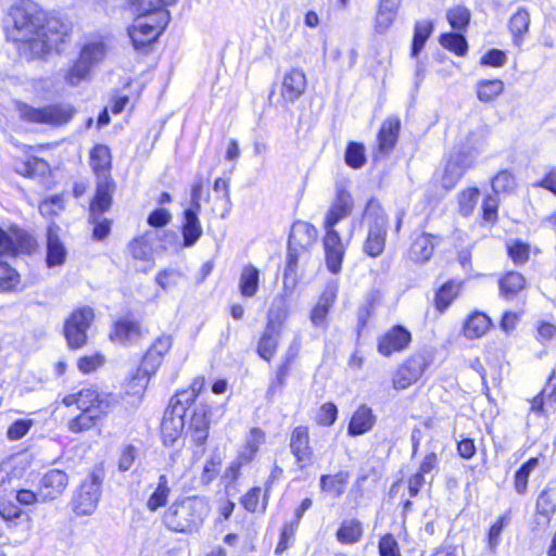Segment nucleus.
I'll use <instances>...</instances> for the list:
<instances>
[{
  "label": "nucleus",
  "instance_id": "obj_1",
  "mask_svg": "<svg viewBox=\"0 0 556 556\" xmlns=\"http://www.w3.org/2000/svg\"><path fill=\"white\" fill-rule=\"evenodd\" d=\"M8 18L12 23L8 36L17 43L18 53L27 60L42 56L58 47L68 33V26L61 18L48 16L31 0L14 3Z\"/></svg>",
  "mask_w": 556,
  "mask_h": 556
},
{
  "label": "nucleus",
  "instance_id": "obj_2",
  "mask_svg": "<svg viewBox=\"0 0 556 556\" xmlns=\"http://www.w3.org/2000/svg\"><path fill=\"white\" fill-rule=\"evenodd\" d=\"M174 0H130L134 11L138 14L128 35L134 48L144 51L163 31L169 22L166 7Z\"/></svg>",
  "mask_w": 556,
  "mask_h": 556
},
{
  "label": "nucleus",
  "instance_id": "obj_3",
  "mask_svg": "<svg viewBox=\"0 0 556 556\" xmlns=\"http://www.w3.org/2000/svg\"><path fill=\"white\" fill-rule=\"evenodd\" d=\"M365 215L369 223L363 249L367 255L377 257L382 254L386 247L388 218L379 202L375 200L368 201Z\"/></svg>",
  "mask_w": 556,
  "mask_h": 556
},
{
  "label": "nucleus",
  "instance_id": "obj_4",
  "mask_svg": "<svg viewBox=\"0 0 556 556\" xmlns=\"http://www.w3.org/2000/svg\"><path fill=\"white\" fill-rule=\"evenodd\" d=\"M20 117L28 123L61 126L68 123L74 115V108L70 104H50L34 108L20 102L17 104Z\"/></svg>",
  "mask_w": 556,
  "mask_h": 556
},
{
  "label": "nucleus",
  "instance_id": "obj_5",
  "mask_svg": "<svg viewBox=\"0 0 556 556\" xmlns=\"http://www.w3.org/2000/svg\"><path fill=\"white\" fill-rule=\"evenodd\" d=\"M94 318L93 308L81 306L72 312L64 324V336L71 349H79L87 343V330Z\"/></svg>",
  "mask_w": 556,
  "mask_h": 556
},
{
  "label": "nucleus",
  "instance_id": "obj_6",
  "mask_svg": "<svg viewBox=\"0 0 556 556\" xmlns=\"http://www.w3.org/2000/svg\"><path fill=\"white\" fill-rule=\"evenodd\" d=\"M101 484L96 475L88 476L80 483L72 500V508L77 516H90L96 511L101 498Z\"/></svg>",
  "mask_w": 556,
  "mask_h": 556
},
{
  "label": "nucleus",
  "instance_id": "obj_7",
  "mask_svg": "<svg viewBox=\"0 0 556 556\" xmlns=\"http://www.w3.org/2000/svg\"><path fill=\"white\" fill-rule=\"evenodd\" d=\"M478 146L479 140L475 138L464 147V151H460L459 154L452 156L447 161L441 178V184L445 189L450 190L454 188L465 172L472 166L473 159L469 153L471 150H477Z\"/></svg>",
  "mask_w": 556,
  "mask_h": 556
},
{
  "label": "nucleus",
  "instance_id": "obj_8",
  "mask_svg": "<svg viewBox=\"0 0 556 556\" xmlns=\"http://www.w3.org/2000/svg\"><path fill=\"white\" fill-rule=\"evenodd\" d=\"M208 409L206 406L195 407L191 414L188 409L185 410L181 418L182 430L186 437H190L191 441L197 444L198 447H202L208 435Z\"/></svg>",
  "mask_w": 556,
  "mask_h": 556
},
{
  "label": "nucleus",
  "instance_id": "obj_9",
  "mask_svg": "<svg viewBox=\"0 0 556 556\" xmlns=\"http://www.w3.org/2000/svg\"><path fill=\"white\" fill-rule=\"evenodd\" d=\"M427 366L428 361L424 354L412 355L394 372L393 388L396 390L407 389L422 376Z\"/></svg>",
  "mask_w": 556,
  "mask_h": 556
},
{
  "label": "nucleus",
  "instance_id": "obj_10",
  "mask_svg": "<svg viewBox=\"0 0 556 556\" xmlns=\"http://www.w3.org/2000/svg\"><path fill=\"white\" fill-rule=\"evenodd\" d=\"M118 404V397L112 393L100 394L93 387L78 391V409L98 412L108 415Z\"/></svg>",
  "mask_w": 556,
  "mask_h": 556
},
{
  "label": "nucleus",
  "instance_id": "obj_11",
  "mask_svg": "<svg viewBox=\"0 0 556 556\" xmlns=\"http://www.w3.org/2000/svg\"><path fill=\"white\" fill-rule=\"evenodd\" d=\"M70 483L68 475L60 469H50L39 481L40 502L58 500L65 492Z\"/></svg>",
  "mask_w": 556,
  "mask_h": 556
},
{
  "label": "nucleus",
  "instance_id": "obj_12",
  "mask_svg": "<svg viewBox=\"0 0 556 556\" xmlns=\"http://www.w3.org/2000/svg\"><path fill=\"white\" fill-rule=\"evenodd\" d=\"M326 233L323 240L327 268L332 274L341 270L346 247L342 242L339 232L334 228H325Z\"/></svg>",
  "mask_w": 556,
  "mask_h": 556
},
{
  "label": "nucleus",
  "instance_id": "obj_13",
  "mask_svg": "<svg viewBox=\"0 0 556 556\" xmlns=\"http://www.w3.org/2000/svg\"><path fill=\"white\" fill-rule=\"evenodd\" d=\"M14 244L8 233L0 229V258L13 253ZM20 285L18 273L9 266L7 262L0 260V291H11Z\"/></svg>",
  "mask_w": 556,
  "mask_h": 556
},
{
  "label": "nucleus",
  "instance_id": "obj_14",
  "mask_svg": "<svg viewBox=\"0 0 556 556\" xmlns=\"http://www.w3.org/2000/svg\"><path fill=\"white\" fill-rule=\"evenodd\" d=\"M144 332L139 321L125 317L114 324L110 332V339L121 345L128 346L137 344L143 338Z\"/></svg>",
  "mask_w": 556,
  "mask_h": 556
},
{
  "label": "nucleus",
  "instance_id": "obj_15",
  "mask_svg": "<svg viewBox=\"0 0 556 556\" xmlns=\"http://www.w3.org/2000/svg\"><path fill=\"white\" fill-rule=\"evenodd\" d=\"M412 341L410 332L403 326H393L378 340V352L390 356L395 352L405 350Z\"/></svg>",
  "mask_w": 556,
  "mask_h": 556
},
{
  "label": "nucleus",
  "instance_id": "obj_16",
  "mask_svg": "<svg viewBox=\"0 0 556 556\" xmlns=\"http://www.w3.org/2000/svg\"><path fill=\"white\" fill-rule=\"evenodd\" d=\"M306 85V75L303 70L293 67L287 71L282 76L279 91L282 100L293 103L304 93Z\"/></svg>",
  "mask_w": 556,
  "mask_h": 556
},
{
  "label": "nucleus",
  "instance_id": "obj_17",
  "mask_svg": "<svg viewBox=\"0 0 556 556\" xmlns=\"http://www.w3.org/2000/svg\"><path fill=\"white\" fill-rule=\"evenodd\" d=\"M290 451L295 457L300 469H303L313 459V448L309 445L308 428L299 426L293 429L290 437Z\"/></svg>",
  "mask_w": 556,
  "mask_h": 556
},
{
  "label": "nucleus",
  "instance_id": "obj_18",
  "mask_svg": "<svg viewBox=\"0 0 556 556\" xmlns=\"http://www.w3.org/2000/svg\"><path fill=\"white\" fill-rule=\"evenodd\" d=\"M353 210L352 195L341 187L337 188L336 198L326 214L324 227L334 228V226L343 218L348 217Z\"/></svg>",
  "mask_w": 556,
  "mask_h": 556
},
{
  "label": "nucleus",
  "instance_id": "obj_19",
  "mask_svg": "<svg viewBox=\"0 0 556 556\" xmlns=\"http://www.w3.org/2000/svg\"><path fill=\"white\" fill-rule=\"evenodd\" d=\"M317 239V229L307 222H295L289 235V242L291 249L299 248L300 250L307 251Z\"/></svg>",
  "mask_w": 556,
  "mask_h": 556
},
{
  "label": "nucleus",
  "instance_id": "obj_20",
  "mask_svg": "<svg viewBox=\"0 0 556 556\" xmlns=\"http://www.w3.org/2000/svg\"><path fill=\"white\" fill-rule=\"evenodd\" d=\"M198 210L185 208L181 220L182 247H193L201 238L203 230Z\"/></svg>",
  "mask_w": 556,
  "mask_h": 556
},
{
  "label": "nucleus",
  "instance_id": "obj_21",
  "mask_svg": "<svg viewBox=\"0 0 556 556\" xmlns=\"http://www.w3.org/2000/svg\"><path fill=\"white\" fill-rule=\"evenodd\" d=\"M67 251L59 237V227L51 225L47 232V266H62L66 261Z\"/></svg>",
  "mask_w": 556,
  "mask_h": 556
},
{
  "label": "nucleus",
  "instance_id": "obj_22",
  "mask_svg": "<svg viewBox=\"0 0 556 556\" xmlns=\"http://www.w3.org/2000/svg\"><path fill=\"white\" fill-rule=\"evenodd\" d=\"M400 128L401 122L396 116H390L382 123L378 134V149L381 153L388 154L393 150L397 142Z\"/></svg>",
  "mask_w": 556,
  "mask_h": 556
},
{
  "label": "nucleus",
  "instance_id": "obj_23",
  "mask_svg": "<svg viewBox=\"0 0 556 556\" xmlns=\"http://www.w3.org/2000/svg\"><path fill=\"white\" fill-rule=\"evenodd\" d=\"M112 190V179L104 177L102 180L97 181L96 194L90 203V216H102V214L111 207Z\"/></svg>",
  "mask_w": 556,
  "mask_h": 556
},
{
  "label": "nucleus",
  "instance_id": "obj_24",
  "mask_svg": "<svg viewBox=\"0 0 556 556\" xmlns=\"http://www.w3.org/2000/svg\"><path fill=\"white\" fill-rule=\"evenodd\" d=\"M25 472V466L18 457H11L0 464V490L7 491L18 482Z\"/></svg>",
  "mask_w": 556,
  "mask_h": 556
},
{
  "label": "nucleus",
  "instance_id": "obj_25",
  "mask_svg": "<svg viewBox=\"0 0 556 556\" xmlns=\"http://www.w3.org/2000/svg\"><path fill=\"white\" fill-rule=\"evenodd\" d=\"M375 424L376 416L372 409L367 405H361L350 420L348 433L352 437L362 435L370 431Z\"/></svg>",
  "mask_w": 556,
  "mask_h": 556
},
{
  "label": "nucleus",
  "instance_id": "obj_26",
  "mask_svg": "<svg viewBox=\"0 0 556 556\" xmlns=\"http://www.w3.org/2000/svg\"><path fill=\"white\" fill-rule=\"evenodd\" d=\"M90 164L97 175V181L102 180L104 177L111 179L109 170L111 167V155L108 147L98 144L90 153Z\"/></svg>",
  "mask_w": 556,
  "mask_h": 556
},
{
  "label": "nucleus",
  "instance_id": "obj_27",
  "mask_svg": "<svg viewBox=\"0 0 556 556\" xmlns=\"http://www.w3.org/2000/svg\"><path fill=\"white\" fill-rule=\"evenodd\" d=\"M260 286V270L252 264L244 265L239 278V291L244 298H253Z\"/></svg>",
  "mask_w": 556,
  "mask_h": 556
},
{
  "label": "nucleus",
  "instance_id": "obj_28",
  "mask_svg": "<svg viewBox=\"0 0 556 556\" xmlns=\"http://www.w3.org/2000/svg\"><path fill=\"white\" fill-rule=\"evenodd\" d=\"M156 237V231L146 232L143 236L134 239L129 245V252L134 258L140 261H148L153 256L154 248L153 241Z\"/></svg>",
  "mask_w": 556,
  "mask_h": 556
},
{
  "label": "nucleus",
  "instance_id": "obj_29",
  "mask_svg": "<svg viewBox=\"0 0 556 556\" xmlns=\"http://www.w3.org/2000/svg\"><path fill=\"white\" fill-rule=\"evenodd\" d=\"M491 319L484 313L476 312L465 321L463 331L468 339L480 338L489 330Z\"/></svg>",
  "mask_w": 556,
  "mask_h": 556
},
{
  "label": "nucleus",
  "instance_id": "obj_30",
  "mask_svg": "<svg viewBox=\"0 0 556 556\" xmlns=\"http://www.w3.org/2000/svg\"><path fill=\"white\" fill-rule=\"evenodd\" d=\"M462 283L455 280H448L437 292L434 296V305L438 311L443 313L458 296Z\"/></svg>",
  "mask_w": 556,
  "mask_h": 556
},
{
  "label": "nucleus",
  "instance_id": "obj_31",
  "mask_svg": "<svg viewBox=\"0 0 556 556\" xmlns=\"http://www.w3.org/2000/svg\"><path fill=\"white\" fill-rule=\"evenodd\" d=\"M305 251L299 248L291 249L288 244V256L283 276V290L285 292H291L296 285V266L299 258Z\"/></svg>",
  "mask_w": 556,
  "mask_h": 556
},
{
  "label": "nucleus",
  "instance_id": "obj_32",
  "mask_svg": "<svg viewBox=\"0 0 556 556\" xmlns=\"http://www.w3.org/2000/svg\"><path fill=\"white\" fill-rule=\"evenodd\" d=\"M349 477V472L346 471H339L334 475H323L320 477V489L324 492L339 497L344 493Z\"/></svg>",
  "mask_w": 556,
  "mask_h": 556
},
{
  "label": "nucleus",
  "instance_id": "obj_33",
  "mask_svg": "<svg viewBox=\"0 0 556 556\" xmlns=\"http://www.w3.org/2000/svg\"><path fill=\"white\" fill-rule=\"evenodd\" d=\"M433 251L432 236L422 233L414 240L409 250V257L415 262H426L430 260Z\"/></svg>",
  "mask_w": 556,
  "mask_h": 556
},
{
  "label": "nucleus",
  "instance_id": "obj_34",
  "mask_svg": "<svg viewBox=\"0 0 556 556\" xmlns=\"http://www.w3.org/2000/svg\"><path fill=\"white\" fill-rule=\"evenodd\" d=\"M525 286V277L517 271H509L500 279V291L506 300L514 299Z\"/></svg>",
  "mask_w": 556,
  "mask_h": 556
},
{
  "label": "nucleus",
  "instance_id": "obj_35",
  "mask_svg": "<svg viewBox=\"0 0 556 556\" xmlns=\"http://www.w3.org/2000/svg\"><path fill=\"white\" fill-rule=\"evenodd\" d=\"M363 536L362 522L356 519L344 520L337 531V540L343 544L357 543Z\"/></svg>",
  "mask_w": 556,
  "mask_h": 556
},
{
  "label": "nucleus",
  "instance_id": "obj_36",
  "mask_svg": "<svg viewBox=\"0 0 556 556\" xmlns=\"http://www.w3.org/2000/svg\"><path fill=\"white\" fill-rule=\"evenodd\" d=\"M279 342V333L276 329H268L266 326V329L264 333L262 334L258 344H257V354L263 359L270 362V359L274 357L277 346Z\"/></svg>",
  "mask_w": 556,
  "mask_h": 556
},
{
  "label": "nucleus",
  "instance_id": "obj_37",
  "mask_svg": "<svg viewBox=\"0 0 556 556\" xmlns=\"http://www.w3.org/2000/svg\"><path fill=\"white\" fill-rule=\"evenodd\" d=\"M433 22L430 20L417 21L414 27L412 56L416 58L424 49L428 38L433 31Z\"/></svg>",
  "mask_w": 556,
  "mask_h": 556
},
{
  "label": "nucleus",
  "instance_id": "obj_38",
  "mask_svg": "<svg viewBox=\"0 0 556 556\" xmlns=\"http://www.w3.org/2000/svg\"><path fill=\"white\" fill-rule=\"evenodd\" d=\"M494 194H511L517 188V179L508 169H502L491 179Z\"/></svg>",
  "mask_w": 556,
  "mask_h": 556
},
{
  "label": "nucleus",
  "instance_id": "obj_39",
  "mask_svg": "<svg viewBox=\"0 0 556 556\" xmlns=\"http://www.w3.org/2000/svg\"><path fill=\"white\" fill-rule=\"evenodd\" d=\"M80 412L81 413L78 416L72 418L67 424L68 430L73 433H80L90 430L100 419L106 416L98 412Z\"/></svg>",
  "mask_w": 556,
  "mask_h": 556
},
{
  "label": "nucleus",
  "instance_id": "obj_40",
  "mask_svg": "<svg viewBox=\"0 0 556 556\" xmlns=\"http://www.w3.org/2000/svg\"><path fill=\"white\" fill-rule=\"evenodd\" d=\"M504 91L501 79H482L477 83V97L482 102H490Z\"/></svg>",
  "mask_w": 556,
  "mask_h": 556
},
{
  "label": "nucleus",
  "instance_id": "obj_41",
  "mask_svg": "<svg viewBox=\"0 0 556 556\" xmlns=\"http://www.w3.org/2000/svg\"><path fill=\"white\" fill-rule=\"evenodd\" d=\"M530 15L523 8H519L509 20V29L514 36V42L520 45L522 36L528 31Z\"/></svg>",
  "mask_w": 556,
  "mask_h": 556
},
{
  "label": "nucleus",
  "instance_id": "obj_42",
  "mask_svg": "<svg viewBox=\"0 0 556 556\" xmlns=\"http://www.w3.org/2000/svg\"><path fill=\"white\" fill-rule=\"evenodd\" d=\"M149 377L146 374L136 370V374L132 376L130 381L127 383L125 395L132 397L129 403L135 405L137 402L141 400L143 396L144 390L147 388Z\"/></svg>",
  "mask_w": 556,
  "mask_h": 556
},
{
  "label": "nucleus",
  "instance_id": "obj_43",
  "mask_svg": "<svg viewBox=\"0 0 556 556\" xmlns=\"http://www.w3.org/2000/svg\"><path fill=\"white\" fill-rule=\"evenodd\" d=\"M539 466V458L531 457L515 473L514 486L518 494H525L530 473Z\"/></svg>",
  "mask_w": 556,
  "mask_h": 556
},
{
  "label": "nucleus",
  "instance_id": "obj_44",
  "mask_svg": "<svg viewBox=\"0 0 556 556\" xmlns=\"http://www.w3.org/2000/svg\"><path fill=\"white\" fill-rule=\"evenodd\" d=\"M106 52V45L99 40L86 43L80 51V55L93 66L105 58Z\"/></svg>",
  "mask_w": 556,
  "mask_h": 556
},
{
  "label": "nucleus",
  "instance_id": "obj_45",
  "mask_svg": "<svg viewBox=\"0 0 556 556\" xmlns=\"http://www.w3.org/2000/svg\"><path fill=\"white\" fill-rule=\"evenodd\" d=\"M440 43L455 54L463 56L467 53L468 43L462 34L447 33L440 37Z\"/></svg>",
  "mask_w": 556,
  "mask_h": 556
},
{
  "label": "nucleus",
  "instance_id": "obj_46",
  "mask_svg": "<svg viewBox=\"0 0 556 556\" xmlns=\"http://www.w3.org/2000/svg\"><path fill=\"white\" fill-rule=\"evenodd\" d=\"M470 16L469 10L463 5H457L448 10L446 14L450 25L456 30L466 29L470 22Z\"/></svg>",
  "mask_w": 556,
  "mask_h": 556
},
{
  "label": "nucleus",
  "instance_id": "obj_47",
  "mask_svg": "<svg viewBox=\"0 0 556 556\" xmlns=\"http://www.w3.org/2000/svg\"><path fill=\"white\" fill-rule=\"evenodd\" d=\"M91 67L90 63L79 55V59L66 75L67 83L72 86H77L81 80L88 77Z\"/></svg>",
  "mask_w": 556,
  "mask_h": 556
},
{
  "label": "nucleus",
  "instance_id": "obj_48",
  "mask_svg": "<svg viewBox=\"0 0 556 556\" xmlns=\"http://www.w3.org/2000/svg\"><path fill=\"white\" fill-rule=\"evenodd\" d=\"M345 162L350 167L361 168L366 163L364 146L357 142H350L345 151Z\"/></svg>",
  "mask_w": 556,
  "mask_h": 556
},
{
  "label": "nucleus",
  "instance_id": "obj_49",
  "mask_svg": "<svg viewBox=\"0 0 556 556\" xmlns=\"http://www.w3.org/2000/svg\"><path fill=\"white\" fill-rule=\"evenodd\" d=\"M480 192L478 188L464 190L458 199L459 213L463 216H469L478 202Z\"/></svg>",
  "mask_w": 556,
  "mask_h": 556
},
{
  "label": "nucleus",
  "instance_id": "obj_50",
  "mask_svg": "<svg viewBox=\"0 0 556 556\" xmlns=\"http://www.w3.org/2000/svg\"><path fill=\"white\" fill-rule=\"evenodd\" d=\"M169 489L166 486V479L164 476H161L156 490L153 492V494L150 496L148 501L149 509L154 511L157 508L164 506L166 504Z\"/></svg>",
  "mask_w": 556,
  "mask_h": 556
},
{
  "label": "nucleus",
  "instance_id": "obj_51",
  "mask_svg": "<svg viewBox=\"0 0 556 556\" xmlns=\"http://www.w3.org/2000/svg\"><path fill=\"white\" fill-rule=\"evenodd\" d=\"M290 371V365L282 362L277 370L275 379L270 382L267 389V396L273 397L277 392H281L283 387L286 386L287 377Z\"/></svg>",
  "mask_w": 556,
  "mask_h": 556
},
{
  "label": "nucleus",
  "instance_id": "obj_52",
  "mask_svg": "<svg viewBox=\"0 0 556 556\" xmlns=\"http://www.w3.org/2000/svg\"><path fill=\"white\" fill-rule=\"evenodd\" d=\"M555 510L556 503L554 496L548 490L542 491L536 500V513L549 519Z\"/></svg>",
  "mask_w": 556,
  "mask_h": 556
},
{
  "label": "nucleus",
  "instance_id": "obj_53",
  "mask_svg": "<svg viewBox=\"0 0 556 556\" xmlns=\"http://www.w3.org/2000/svg\"><path fill=\"white\" fill-rule=\"evenodd\" d=\"M162 359L163 357L150 348L142 357L141 364L137 370L146 374V376L150 378L161 365Z\"/></svg>",
  "mask_w": 556,
  "mask_h": 556
},
{
  "label": "nucleus",
  "instance_id": "obj_54",
  "mask_svg": "<svg viewBox=\"0 0 556 556\" xmlns=\"http://www.w3.org/2000/svg\"><path fill=\"white\" fill-rule=\"evenodd\" d=\"M162 359L163 357L150 348L142 357L141 364L137 370L146 374V376L150 378L161 365Z\"/></svg>",
  "mask_w": 556,
  "mask_h": 556
},
{
  "label": "nucleus",
  "instance_id": "obj_55",
  "mask_svg": "<svg viewBox=\"0 0 556 556\" xmlns=\"http://www.w3.org/2000/svg\"><path fill=\"white\" fill-rule=\"evenodd\" d=\"M338 417V408L337 406L331 403H325L320 406L317 415H316V422L321 426H332Z\"/></svg>",
  "mask_w": 556,
  "mask_h": 556
},
{
  "label": "nucleus",
  "instance_id": "obj_56",
  "mask_svg": "<svg viewBox=\"0 0 556 556\" xmlns=\"http://www.w3.org/2000/svg\"><path fill=\"white\" fill-rule=\"evenodd\" d=\"M287 316H288L287 307H286L283 301L280 300V303L278 305L274 303L271 305V307L269 308L268 321H267L266 326L268 327V329H276L285 321Z\"/></svg>",
  "mask_w": 556,
  "mask_h": 556
},
{
  "label": "nucleus",
  "instance_id": "obj_57",
  "mask_svg": "<svg viewBox=\"0 0 556 556\" xmlns=\"http://www.w3.org/2000/svg\"><path fill=\"white\" fill-rule=\"evenodd\" d=\"M500 201L496 194H489L482 203V216L488 223L495 224L497 220Z\"/></svg>",
  "mask_w": 556,
  "mask_h": 556
},
{
  "label": "nucleus",
  "instance_id": "obj_58",
  "mask_svg": "<svg viewBox=\"0 0 556 556\" xmlns=\"http://www.w3.org/2000/svg\"><path fill=\"white\" fill-rule=\"evenodd\" d=\"M397 13L378 7L375 17V28L379 34L386 33L393 24Z\"/></svg>",
  "mask_w": 556,
  "mask_h": 556
},
{
  "label": "nucleus",
  "instance_id": "obj_59",
  "mask_svg": "<svg viewBox=\"0 0 556 556\" xmlns=\"http://www.w3.org/2000/svg\"><path fill=\"white\" fill-rule=\"evenodd\" d=\"M63 208H64V201H63V197L60 194H55V195H52V197L46 199L39 205V211L45 216L55 215Z\"/></svg>",
  "mask_w": 556,
  "mask_h": 556
},
{
  "label": "nucleus",
  "instance_id": "obj_60",
  "mask_svg": "<svg viewBox=\"0 0 556 556\" xmlns=\"http://www.w3.org/2000/svg\"><path fill=\"white\" fill-rule=\"evenodd\" d=\"M33 426V420L30 419H18L14 421L7 431V437L11 441H16L22 439Z\"/></svg>",
  "mask_w": 556,
  "mask_h": 556
},
{
  "label": "nucleus",
  "instance_id": "obj_61",
  "mask_svg": "<svg viewBox=\"0 0 556 556\" xmlns=\"http://www.w3.org/2000/svg\"><path fill=\"white\" fill-rule=\"evenodd\" d=\"M380 556H401L397 541L392 534L383 535L378 545Z\"/></svg>",
  "mask_w": 556,
  "mask_h": 556
},
{
  "label": "nucleus",
  "instance_id": "obj_62",
  "mask_svg": "<svg viewBox=\"0 0 556 556\" xmlns=\"http://www.w3.org/2000/svg\"><path fill=\"white\" fill-rule=\"evenodd\" d=\"M508 255L515 264L522 265L529 258V245L520 241H515L508 247Z\"/></svg>",
  "mask_w": 556,
  "mask_h": 556
},
{
  "label": "nucleus",
  "instance_id": "obj_63",
  "mask_svg": "<svg viewBox=\"0 0 556 556\" xmlns=\"http://www.w3.org/2000/svg\"><path fill=\"white\" fill-rule=\"evenodd\" d=\"M298 528L299 527L291 521L283 526L279 542L276 546V554H281L289 547V543L293 540Z\"/></svg>",
  "mask_w": 556,
  "mask_h": 556
},
{
  "label": "nucleus",
  "instance_id": "obj_64",
  "mask_svg": "<svg viewBox=\"0 0 556 556\" xmlns=\"http://www.w3.org/2000/svg\"><path fill=\"white\" fill-rule=\"evenodd\" d=\"M506 62L507 55L504 51L491 49L481 58L480 64L492 67H502Z\"/></svg>",
  "mask_w": 556,
  "mask_h": 556
}]
</instances>
